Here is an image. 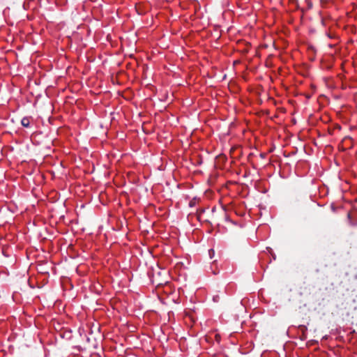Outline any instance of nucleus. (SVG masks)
I'll return each instance as SVG.
<instances>
[{
  "instance_id": "1",
  "label": "nucleus",
  "mask_w": 357,
  "mask_h": 357,
  "mask_svg": "<svg viewBox=\"0 0 357 357\" xmlns=\"http://www.w3.org/2000/svg\"><path fill=\"white\" fill-rule=\"evenodd\" d=\"M21 123L24 127H29L30 124L29 119L27 117H24L21 121Z\"/></svg>"
},
{
  "instance_id": "2",
  "label": "nucleus",
  "mask_w": 357,
  "mask_h": 357,
  "mask_svg": "<svg viewBox=\"0 0 357 357\" xmlns=\"http://www.w3.org/2000/svg\"><path fill=\"white\" fill-rule=\"evenodd\" d=\"M120 93H121L120 91H117V94H118L119 96H120Z\"/></svg>"
},
{
  "instance_id": "3",
  "label": "nucleus",
  "mask_w": 357,
  "mask_h": 357,
  "mask_svg": "<svg viewBox=\"0 0 357 357\" xmlns=\"http://www.w3.org/2000/svg\"><path fill=\"white\" fill-rule=\"evenodd\" d=\"M123 136H124V135H123V134H122V136L121 137V139H123Z\"/></svg>"
}]
</instances>
